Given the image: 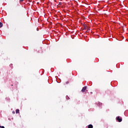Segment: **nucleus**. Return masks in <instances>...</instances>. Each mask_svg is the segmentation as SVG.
Returning a JSON list of instances; mask_svg holds the SVG:
<instances>
[{
  "label": "nucleus",
  "instance_id": "1",
  "mask_svg": "<svg viewBox=\"0 0 128 128\" xmlns=\"http://www.w3.org/2000/svg\"><path fill=\"white\" fill-rule=\"evenodd\" d=\"M116 120H118L119 122H122V118H120V116H117L116 118Z\"/></svg>",
  "mask_w": 128,
  "mask_h": 128
},
{
  "label": "nucleus",
  "instance_id": "2",
  "mask_svg": "<svg viewBox=\"0 0 128 128\" xmlns=\"http://www.w3.org/2000/svg\"><path fill=\"white\" fill-rule=\"evenodd\" d=\"M86 90V86H85L83 87L82 90V92H84Z\"/></svg>",
  "mask_w": 128,
  "mask_h": 128
},
{
  "label": "nucleus",
  "instance_id": "3",
  "mask_svg": "<svg viewBox=\"0 0 128 128\" xmlns=\"http://www.w3.org/2000/svg\"><path fill=\"white\" fill-rule=\"evenodd\" d=\"M97 105L98 106H102V104L101 102H98L97 103Z\"/></svg>",
  "mask_w": 128,
  "mask_h": 128
},
{
  "label": "nucleus",
  "instance_id": "4",
  "mask_svg": "<svg viewBox=\"0 0 128 128\" xmlns=\"http://www.w3.org/2000/svg\"><path fill=\"white\" fill-rule=\"evenodd\" d=\"M124 114L128 116V110H126L124 112Z\"/></svg>",
  "mask_w": 128,
  "mask_h": 128
},
{
  "label": "nucleus",
  "instance_id": "5",
  "mask_svg": "<svg viewBox=\"0 0 128 128\" xmlns=\"http://www.w3.org/2000/svg\"><path fill=\"white\" fill-rule=\"evenodd\" d=\"M94 128V126H92V124H89L88 126V128Z\"/></svg>",
  "mask_w": 128,
  "mask_h": 128
},
{
  "label": "nucleus",
  "instance_id": "6",
  "mask_svg": "<svg viewBox=\"0 0 128 128\" xmlns=\"http://www.w3.org/2000/svg\"><path fill=\"white\" fill-rule=\"evenodd\" d=\"M16 114H20V110L16 109Z\"/></svg>",
  "mask_w": 128,
  "mask_h": 128
},
{
  "label": "nucleus",
  "instance_id": "7",
  "mask_svg": "<svg viewBox=\"0 0 128 128\" xmlns=\"http://www.w3.org/2000/svg\"><path fill=\"white\" fill-rule=\"evenodd\" d=\"M2 22H0V28H2Z\"/></svg>",
  "mask_w": 128,
  "mask_h": 128
},
{
  "label": "nucleus",
  "instance_id": "8",
  "mask_svg": "<svg viewBox=\"0 0 128 128\" xmlns=\"http://www.w3.org/2000/svg\"><path fill=\"white\" fill-rule=\"evenodd\" d=\"M66 100H70V97H68V96H66Z\"/></svg>",
  "mask_w": 128,
  "mask_h": 128
},
{
  "label": "nucleus",
  "instance_id": "9",
  "mask_svg": "<svg viewBox=\"0 0 128 128\" xmlns=\"http://www.w3.org/2000/svg\"><path fill=\"white\" fill-rule=\"evenodd\" d=\"M4 128V126H1L0 125V128Z\"/></svg>",
  "mask_w": 128,
  "mask_h": 128
},
{
  "label": "nucleus",
  "instance_id": "10",
  "mask_svg": "<svg viewBox=\"0 0 128 128\" xmlns=\"http://www.w3.org/2000/svg\"><path fill=\"white\" fill-rule=\"evenodd\" d=\"M20 2H24V0H20Z\"/></svg>",
  "mask_w": 128,
  "mask_h": 128
},
{
  "label": "nucleus",
  "instance_id": "11",
  "mask_svg": "<svg viewBox=\"0 0 128 128\" xmlns=\"http://www.w3.org/2000/svg\"><path fill=\"white\" fill-rule=\"evenodd\" d=\"M68 84V82H66V84Z\"/></svg>",
  "mask_w": 128,
  "mask_h": 128
},
{
  "label": "nucleus",
  "instance_id": "12",
  "mask_svg": "<svg viewBox=\"0 0 128 128\" xmlns=\"http://www.w3.org/2000/svg\"><path fill=\"white\" fill-rule=\"evenodd\" d=\"M12 114H16V112H14V111H13Z\"/></svg>",
  "mask_w": 128,
  "mask_h": 128
},
{
  "label": "nucleus",
  "instance_id": "13",
  "mask_svg": "<svg viewBox=\"0 0 128 128\" xmlns=\"http://www.w3.org/2000/svg\"><path fill=\"white\" fill-rule=\"evenodd\" d=\"M86 32H88V30Z\"/></svg>",
  "mask_w": 128,
  "mask_h": 128
}]
</instances>
